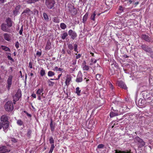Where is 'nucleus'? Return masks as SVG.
<instances>
[{
  "label": "nucleus",
  "instance_id": "nucleus-1",
  "mask_svg": "<svg viewBox=\"0 0 153 153\" xmlns=\"http://www.w3.org/2000/svg\"><path fill=\"white\" fill-rule=\"evenodd\" d=\"M4 108L6 111H11L13 109V106L12 102L8 101L5 104Z\"/></svg>",
  "mask_w": 153,
  "mask_h": 153
},
{
  "label": "nucleus",
  "instance_id": "nucleus-2",
  "mask_svg": "<svg viewBox=\"0 0 153 153\" xmlns=\"http://www.w3.org/2000/svg\"><path fill=\"white\" fill-rule=\"evenodd\" d=\"M134 141L136 143H137L139 145L140 147L144 146L145 145V143L138 137H136L135 138Z\"/></svg>",
  "mask_w": 153,
  "mask_h": 153
},
{
  "label": "nucleus",
  "instance_id": "nucleus-3",
  "mask_svg": "<svg viewBox=\"0 0 153 153\" xmlns=\"http://www.w3.org/2000/svg\"><path fill=\"white\" fill-rule=\"evenodd\" d=\"M21 97V91L18 90L15 95L13 97V103L14 104L16 101H18Z\"/></svg>",
  "mask_w": 153,
  "mask_h": 153
},
{
  "label": "nucleus",
  "instance_id": "nucleus-4",
  "mask_svg": "<svg viewBox=\"0 0 153 153\" xmlns=\"http://www.w3.org/2000/svg\"><path fill=\"white\" fill-rule=\"evenodd\" d=\"M13 76L12 75H9L7 80V87L8 90H9L12 84V79Z\"/></svg>",
  "mask_w": 153,
  "mask_h": 153
},
{
  "label": "nucleus",
  "instance_id": "nucleus-5",
  "mask_svg": "<svg viewBox=\"0 0 153 153\" xmlns=\"http://www.w3.org/2000/svg\"><path fill=\"white\" fill-rule=\"evenodd\" d=\"M54 4L55 2L53 0H46V5L50 9H51L54 6Z\"/></svg>",
  "mask_w": 153,
  "mask_h": 153
},
{
  "label": "nucleus",
  "instance_id": "nucleus-6",
  "mask_svg": "<svg viewBox=\"0 0 153 153\" xmlns=\"http://www.w3.org/2000/svg\"><path fill=\"white\" fill-rule=\"evenodd\" d=\"M68 35L71 36V38L73 39H74L77 36L76 33L72 30H70L68 31Z\"/></svg>",
  "mask_w": 153,
  "mask_h": 153
},
{
  "label": "nucleus",
  "instance_id": "nucleus-7",
  "mask_svg": "<svg viewBox=\"0 0 153 153\" xmlns=\"http://www.w3.org/2000/svg\"><path fill=\"white\" fill-rule=\"evenodd\" d=\"M82 75L81 72H79L77 76L76 81L77 82H81L82 80Z\"/></svg>",
  "mask_w": 153,
  "mask_h": 153
},
{
  "label": "nucleus",
  "instance_id": "nucleus-8",
  "mask_svg": "<svg viewBox=\"0 0 153 153\" xmlns=\"http://www.w3.org/2000/svg\"><path fill=\"white\" fill-rule=\"evenodd\" d=\"M8 117L6 115L2 116L1 118V120L2 122V124L5 123H8Z\"/></svg>",
  "mask_w": 153,
  "mask_h": 153
},
{
  "label": "nucleus",
  "instance_id": "nucleus-9",
  "mask_svg": "<svg viewBox=\"0 0 153 153\" xmlns=\"http://www.w3.org/2000/svg\"><path fill=\"white\" fill-rule=\"evenodd\" d=\"M97 15L96 11H94L92 12L90 16V19L91 20L93 21V22H95V18L96 17V16Z\"/></svg>",
  "mask_w": 153,
  "mask_h": 153
},
{
  "label": "nucleus",
  "instance_id": "nucleus-10",
  "mask_svg": "<svg viewBox=\"0 0 153 153\" xmlns=\"http://www.w3.org/2000/svg\"><path fill=\"white\" fill-rule=\"evenodd\" d=\"M118 86L123 88L126 89L127 87L126 85L122 81H120L118 82Z\"/></svg>",
  "mask_w": 153,
  "mask_h": 153
},
{
  "label": "nucleus",
  "instance_id": "nucleus-11",
  "mask_svg": "<svg viewBox=\"0 0 153 153\" xmlns=\"http://www.w3.org/2000/svg\"><path fill=\"white\" fill-rule=\"evenodd\" d=\"M9 151L7 149L6 146H3L0 147V153H5Z\"/></svg>",
  "mask_w": 153,
  "mask_h": 153
},
{
  "label": "nucleus",
  "instance_id": "nucleus-12",
  "mask_svg": "<svg viewBox=\"0 0 153 153\" xmlns=\"http://www.w3.org/2000/svg\"><path fill=\"white\" fill-rule=\"evenodd\" d=\"M82 67L83 70L84 71H88L89 68V66L86 65V62L85 61L82 64Z\"/></svg>",
  "mask_w": 153,
  "mask_h": 153
},
{
  "label": "nucleus",
  "instance_id": "nucleus-13",
  "mask_svg": "<svg viewBox=\"0 0 153 153\" xmlns=\"http://www.w3.org/2000/svg\"><path fill=\"white\" fill-rule=\"evenodd\" d=\"M43 88L38 89L36 92V94L37 95H41L43 96Z\"/></svg>",
  "mask_w": 153,
  "mask_h": 153
},
{
  "label": "nucleus",
  "instance_id": "nucleus-14",
  "mask_svg": "<svg viewBox=\"0 0 153 153\" xmlns=\"http://www.w3.org/2000/svg\"><path fill=\"white\" fill-rule=\"evenodd\" d=\"M1 28L3 31L7 32L8 30V29L6 25L5 24H2L1 25Z\"/></svg>",
  "mask_w": 153,
  "mask_h": 153
},
{
  "label": "nucleus",
  "instance_id": "nucleus-15",
  "mask_svg": "<svg viewBox=\"0 0 153 153\" xmlns=\"http://www.w3.org/2000/svg\"><path fill=\"white\" fill-rule=\"evenodd\" d=\"M2 126L4 130V131L5 132L6 130H7L8 128L9 124L8 123H5L2 124Z\"/></svg>",
  "mask_w": 153,
  "mask_h": 153
},
{
  "label": "nucleus",
  "instance_id": "nucleus-16",
  "mask_svg": "<svg viewBox=\"0 0 153 153\" xmlns=\"http://www.w3.org/2000/svg\"><path fill=\"white\" fill-rule=\"evenodd\" d=\"M6 22L7 23V26L10 27L12 26V22L11 19L10 18H8L6 20Z\"/></svg>",
  "mask_w": 153,
  "mask_h": 153
},
{
  "label": "nucleus",
  "instance_id": "nucleus-17",
  "mask_svg": "<svg viewBox=\"0 0 153 153\" xmlns=\"http://www.w3.org/2000/svg\"><path fill=\"white\" fill-rule=\"evenodd\" d=\"M118 111L115 110L114 111V112H111L110 114V116L111 117H113L114 116H117L118 115V114L117 113Z\"/></svg>",
  "mask_w": 153,
  "mask_h": 153
},
{
  "label": "nucleus",
  "instance_id": "nucleus-18",
  "mask_svg": "<svg viewBox=\"0 0 153 153\" xmlns=\"http://www.w3.org/2000/svg\"><path fill=\"white\" fill-rule=\"evenodd\" d=\"M89 15L88 13L87 12L83 16L82 18V22L84 23H85L88 19Z\"/></svg>",
  "mask_w": 153,
  "mask_h": 153
},
{
  "label": "nucleus",
  "instance_id": "nucleus-19",
  "mask_svg": "<svg viewBox=\"0 0 153 153\" xmlns=\"http://www.w3.org/2000/svg\"><path fill=\"white\" fill-rule=\"evenodd\" d=\"M141 37L142 39L146 41L149 42L150 41L149 37L146 35H142L141 36Z\"/></svg>",
  "mask_w": 153,
  "mask_h": 153
},
{
  "label": "nucleus",
  "instance_id": "nucleus-20",
  "mask_svg": "<svg viewBox=\"0 0 153 153\" xmlns=\"http://www.w3.org/2000/svg\"><path fill=\"white\" fill-rule=\"evenodd\" d=\"M4 37L5 39L7 41H10V35L7 33H5L4 34Z\"/></svg>",
  "mask_w": 153,
  "mask_h": 153
},
{
  "label": "nucleus",
  "instance_id": "nucleus-21",
  "mask_svg": "<svg viewBox=\"0 0 153 153\" xmlns=\"http://www.w3.org/2000/svg\"><path fill=\"white\" fill-rule=\"evenodd\" d=\"M71 81V78L70 76H68L66 78L65 84L66 85H68L69 84L70 81Z\"/></svg>",
  "mask_w": 153,
  "mask_h": 153
},
{
  "label": "nucleus",
  "instance_id": "nucleus-22",
  "mask_svg": "<svg viewBox=\"0 0 153 153\" xmlns=\"http://www.w3.org/2000/svg\"><path fill=\"white\" fill-rule=\"evenodd\" d=\"M115 153H130L127 150L121 151L119 150H115Z\"/></svg>",
  "mask_w": 153,
  "mask_h": 153
},
{
  "label": "nucleus",
  "instance_id": "nucleus-23",
  "mask_svg": "<svg viewBox=\"0 0 153 153\" xmlns=\"http://www.w3.org/2000/svg\"><path fill=\"white\" fill-rule=\"evenodd\" d=\"M141 47L143 50L146 51L148 52L149 51V48H148L147 46L145 45H142Z\"/></svg>",
  "mask_w": 153,
  "mask_h": 153
},
{
  "label": "nucleus",
  "instance_id": "nucleus-24",
  "mask_svg": "<svg viewBox=\"0 0 153 153\" xmlns=\"http://www.w3.org/2000/svg\"><path fill=\"white\" fill-rule=\"evenodd\" d=\"M51 45L50 42H48L45 48V50H49L51 48Z\"/></svg>",
  "mask_w": 153,
  "mask_h": 153
},
{
  "label": "nucleus",
  "instance_id": "nucleus-25",
  "mask_svg": "<svg viewBox=\"0 0 153 153\" xmlns=\"http://www.w3.org/2000/svg\"><path fill=\"white\" fill-rule=\"evenodd\" d=\"M1 48L3 50L5 51H10V49L8 47L2 45L1 46Z\"/></svg>",
  "mask_w": 153,
  "mask_h": 153
},
{
  "label": "nucleus",
  "instance_id": "nucleus-26",
  "mask_svg": "<svg viewBox=\"0 0 153 153\" xmlns=\"http://www.w3.org/2000/svg\"><path fill=\"white\" fill-rule=\"evenodd\" d=\"M31 11L30 9L28 8H27L23 12L22 14L26 13L27 14L30 15V14Z\"/></svg>",
  "mask_w": 153,
  "mask_h": 153
},
{
  "label": "nucleus",
  "instance_id": "nucleus-27",
  "mask_svg": "<svg viewBox=\"0 0 153 153\" xmlns=\"http://www.w3.org/2000/svg\"><path fill=\"white\" fill-rule=\"evenodd\" d=\"M54 71H60L62 72L63 71V69L62 68H58L57 66H55L54 68L53 69Z\"/></svg>",
  "mask_w": 153,
  "mask_h": 153
},
{
  "label": "nucleus",
  "instance_id": "nucleus-28",
  "mask_svg": "<svg viewBox=\"0 0 153 153\" xmlns=\"http://www.w3.org/2000/svg\"><path fill=\"white\" fill-rule=\"evenodd\" d=\"M40 74L42 76H43L45 74V71L42 68H40Z\"/></svg>",
  "mask_w": 153,
  "mask_h": 153
},
{
  "label": "nucleus",
  "instance_id": "nucleus-29",
  "mask_svg": "<svg viewBox=\"0 0 153 153\" xmlns=\"http://www.w3.org/2000/svg\"><path fill=\"white\" fill-rule=\"evenodd\" d=\"M81 90L80 89L79 87H77L76 88V93L77 94V95L78 96L80 95V93Z\"/></svg>",
  "mask_w": 153,
  "mask_h": 153
},
{
  "label": "nucleus",
  "instance_id": "nucleus-30",
  "mask_svg": "<svg viewBox=\"0 0 153 153\" xmlns=\"http://www.w3.org/2000/svg\"><path fill=\"white\" fill-rule=\"evenodd\" d=\"M50 126L51 128V131H54L55 128V126L53 124V121L52 120H51V123H50Z\"/></svg>",
  "mask_w": 153,
  "mask_h": 153
},
{
  "label": "nucleus",
  "instance_id": "nucleus-31",
  "mask_svg": "<svg viewBox=\"0 0 153 153\" xmlns=\"http://www.w3.org/2000/svg\"><path fill=\"white\" fill-rule=\"evenodd\" d=\"M102 76L100 74H97L96 75V78L97 80H100L102 78Z\"/></svg>",
  "mask_w": 153,
  "mask_h": 153
},
{
  "label": "nucleus",
  "instance_id": "nucleus-32",
  "mask_svg": "<svg viewBox=\"0 0 153 153\" xmlns=\"http://www.w3.org/2000/svg\"><path fill=\"white\" fill-rule=\"evenodd\" d=\"M48 75L49 76L51 77L54 75L55 73L52 71H50L48 72Z\"/></svg>",
  "mask_w": 153,
  "mask_h": 153
},
{
  "label": "nucleus",
  "instance_id": "nucleus-33",
  "mask_svg": "<svg viewBox=\"0 0 153 153\" xmlns=\"http://www.w3.org/2000/svg\"><path fill=\"white\" fill-rule=\"evenodd\" d=\"M60 26L61 28L62 29H65L66 27V25L64 23H61L60 24Z\"/></svg>",
  "mask_w": 153,
  "mask_h": 153
},
{
  "label": "nucleus",
  "instance_id": "nucleus-34",
  "mask_svg": "<svg viewBox=\"0 0 153 153\" xmlns=\"http://www.w3.org/2000/svg\"><path fill=\"white\" fill-rule=\"evenodd\" d=\"M68 34L67 33H64L62 36V39H64L68 36Z\"/></svg>",
  "mask_w": 153,
  "mask_h": 153
},
{
  "label": "nucleus",
  "instance_id": "nucleus-35",
  "mask_svg": "<svg viewBox=\"0 0 153 153\" xmlns=\"http://www.w3.org/2000/svg\"><path fill=\"white\" fill-rule=\"evenodd\" d=\"M53 21L56 23H58L59 22V20L57 17H54L53 19Z\"/></svg>",
  "mask_w": 153,
  "mask_h": 153
},
{
  "label": "nucleus",
  "instance_id": "nucleus-36",
  "mask_svg": "<svg viewBox=\"0 0 153 153\" xmlns=\"http://www.w3.org/2000/svg\"><path fill=\"white\" fill-rule=\"evenodd\" d=\"M49 140L50 143L51 144H53L54 143V140L52 137H49Z\"/></svg>",
  "mask_w": 153,
  "mask_h": 153
},
{
  "label": "nucleus",
  "instance_id": "nucleus-37",
  "mask_svg": "<svg viewBox=\"0 0 153 153\" xmlns=\"http://www.w3.org/2000/svg\"><path fill=\"white\" fill-rule=\"evenodd\" d=\"M43 17L45 19L46 21H48L49 19L48 17L47 14L45 13H44L43 14Z\"/></svg>",
  "mask_w": 153,
  "mask_h": 153
},
{
  "label": "nucleus",
  "instance_id": "nucleus-38",
  "mask_svg": "<svg viewBox=\"0 0 153 153\" xmlns=\"http://www.w3.org/2000/svg\"><path fill=\"white\" fill-rule=\"evenodd\" d=\"M143 98L144 99H146L147 97V93L146 91H144L142 94Z\"/></svg>",
  "mask_w": 153,
  "mask_h": 153
},
{
  "label": "nucleus",
  "instance_id": "nucleus-39",
  "mask_svg": "<svg viewBox=\"0 0 153 153\" xmlns=\"http://www.w3.org/2000/svg\"><path fill=\"white\" fill-rule=\"evenodd\" d=\"M48 85L50 86H53L54 83V82L50 81V80H48Z\"/></svg>",
  "mask_w": 153,
  "mask_h": 153
},
{
  "label": "nucleus",
  "instance_id": "nucleus-40",
  "mask_svg": "<svg viewBox=\"0 0 153 153\" xmlns=\"http://www.w3.org/2000/svg\"><path fill=\"white\" fill-rule=\"evenodd\" d=\"M133 1V0H126L125 2V4L127 3L128 4H130Z\"/></svg>",
  "mask_w": 153,
  "mask_h": 153
},
{
  "label": "nucleus",
  "instance_id": "nucleus-41",
  "mask_svg": "<svg viewBox=\"0 0 153 153\" xmlns=\"http://www.w3.org/2000/svg\"><path fill=\"white\" fill-rule=\"evenodd\" d=\"M39 0H29L27 1L28 3H34Z\"/></svg>",
  "mask_w": 153,
  "mask_h": 153
},
{
  "label": "nucleus",
  "instance_id": "nucleus-42",
  "mask_svg": "<svg viewBox=\"0 0 153 153\" xmlns=\"http://www.w3.org/2000/svg\"><path fill=\"white\" fill-rule=\"evenodd\" d=\"M74 51L76 52L77 53L78 52V50H77V45L76 44H74Z\"/></svg>",
  "mask_w": 153,
  "mask_h": 153
},
{
  "label": "nucleus",
  "instance_id": "nucleus-43",
  "mask_svg": "<svg viewBox=\"0 0 153 153\" xmlns=\"http://www.w3.org/2000/svg\"><path fill=\"white\" fill-rule=\"evenodd\" d=\"M68 48L70 50H72L73 49V45L71 44H70L68 45Z\"/></svg>",
  "mask_w": 153,
  "mask_h": 153
},
{
  "label": "nucleus",
  "instance_id": "nucleus-44",
  "mask_svg": "<svg viewBox=\"0 0 153 153\" xmlns=\"http://www.w3.org/2000/svg\"><path fill=\"white\" fill-rule=\"evenodd\" d=\"M23 31V26H22L21 27V29H20V30L19 31V34L20 35H22Z\"/></svg>",
  "mask_w": 153,
  "mask_h": 153
},
{
  "label": "nucleus",
  "instance_id": "nucleus-45",
  "mask_svg": "<svg viewBox=\"0 0 153 153\" xmlns=\"http://www.w3.org/2000/svg\"><path fill=\"white\" fill-rule=\"evenodd\" d=\"M104 146V145L102 144H100L98 145V148H102Z\"/></svg>",
  "mask_w": 153,
  "mask_h": 153
},
{
  "label": "nucleus",
  "instance_id": "nucleus-46",
  "mask_svg": "<svg viewBox=\"0 0 153 153\" xmlns=\"http://www.w3.org/2000/svg\"><path fill=\"white\" fill-rule=\"evenodd\" d=\"M15 47L17 48H19V43L18 42H17L16 43Z\"/></svg>",
  "mask_w": 153,
  "mask_h": 153
},
{
  "label": "nucleus",
  "instance_id": "nucleus-47",
  "mask_svg": "<svg viewBox=\"0 0 153 153\" xmlns=\"http://www.w3.org/2000/svg\"><path fill=\"white\" fill-rule=\"evenodd\" d=\"M17 123L19 125H21L22 124V122L21 120H18Z\"/></svg>",
  "mask_w": 153,
  "mask_h": 153
},
{
  "label": "nucleus",
  "instance_id": "nucleus-48",
  "mask_svg": "<svg viewBox=\"0 0 153 153\" xmlns=\"http://www.w3.org/2000/svg\"><path fill=\"white\" fill-rule=\"evenodd\" d=\"M32 65H33L32 63L31 62H29V67L30 68H32Z\"/></svg>",
  "mask_w": 153,
  "mask_h": 153
},
{
  "label": "nucleus",
  "instance_id": "nucleus-49",
  "mask_svg": "<svg viewBox=\"0 0 153 153\" xmlns=\"http://www.w3.org/2000/svg\"><path fill=\"white\" fill-rule=\"evenodd\" d=\"M18 11L15 9V10L13 11V13L14 15H16L18 13Z\"/></svg>",
  "mask_w": 153,
  "mask_h": 153
},
{
  "label": "nucleus",
  "instance_id": "nucleus-50",
  "mask_svg": "<svg viewBox=\"0 0 153 153\" xmlns=\"http://www.w3.org/2000/svg\"><path fill=\"white\" fill-rule=\"evenodd\" d=\"M119 9L120 10V11L121 12H122L123 11V8L122 7L120 6L119 7Z\"/></svg>",
  "mask_w": 153,
  "mask_h": 153
},
{
  "label": "nucleus",
  "instance_id": "nucleus-51",
  "mask_svg": "<svg viewBox=\"0 0 153 153\" xmlns=\"http://www.w3.org/2000/svg\"><path fill=\"white\" fill-rule=\"evenodd\" d=\"M7 58L9 59V60H10L11 61H13V59L12 58H11V56H9V55H8L7 56Z\"/></svg>",
  "mask_w": 153,
  "mask_h": 153
},
{
  "label": "nucleus",
  "instance_id": "nucleus-52",
  "mask_svg": "<svg viewBox=\"0 0 153 153\" xmlns=\"http://www.w3.org/2000/svg\"><path fill=\"white\" fill-rule=\"evenodd\" d=\"M36 54L37 55H38L39 56H40L41 55V52L38 51L36 52Z\"/></svg>",
  "mask_w": 153,
  "mask_h": 153
},
{
  "label": "nucleus",
  "instance_id": "nucleus-53",
  "mask_svg": "<svg viewBox=\"0 0 153 153\" xmlns=\"http://www.w3.org/2000/svg\"><path fill=\"white\" fill-rule=\"evenodd\" d=\"M81 56V55L79 54L76 56V59H78L80 58Z\"/></svg>",
  "mask_w": 153,
  "mask_h": 153
},
{
  "label": "nucleus",
  "instance_id": "nucleus-54",
  "mask_svg": "<svg viewBox=\"0 0 153 153\" xmlns=\"http://www.w3.org/2000/svg\"><path fill=\"white\" fill-rule=\"evenodd\" d=\"M91 61L92 63H95L97 62V60H94L93 59H91Z\"/></svg>",
  "mask_w": 153,
  "mask_h": 153
},
{
  "label": "nucleus",
  "instance_id": "nucleus-55",
  "mask_svg": "<svg viewBox=\"0 0 153 153\" xmlns=\"http://www.w3.org/2000/svg\"><path fill=\"white\" fill-rule=\"evenodd\" d=\"M20 5H18V6H17L15 8L16 10H17L18 11V10L20 8Z\"/></svg>",
  "mask_w": 153,
  "mask_h": 153
},
{
  "label": "nucleus",
  "instance_id": "nucleus-56",
  "mask_svg": "<svg viewBox=\"0 0 153 153\" xmlns=\"http://www.w3.org/2000/svg\"><path fill=\"white\" fill-rule=\"evenodd\" d=\"M54 147H55V146H54V144H51V148H50L51 149H53Z\"/></svg>",
  "mask_w": 153,
  "mask_h": 153
},
{
  "label": "nucleus",
  "instance_id": "nucleus-57",
  "mask_svg": "<svg viewBox=\"0 0 153 153\" xmlns=\"http://www.w3.org/2000/svg\"><path fill=\"white\" fill-rule=\"evenodd\" d=\"M6 1V0H0V4L4 3Z\"/></svg>",
  "mask_w": 153,
  "mask_h": 153
},
{
  "label": "nucleus",
  "instance_id": "nucleus-58",
  "mask_svg": "<svg viewBox=\"0 0 153 153\" xmlns=\"http://www.w3.org/2000/svg\"><path fill=\"white\" fill-rule=\"evenodd\" d=\"M142 101V100H140L138 101V104L139 105H141V102Z\"/></svg>",
  "mask_w": 153,
  "mask_h": 153
},
{
  "label": "nucleus",
  "instance_id": "nucleus-59",
  "mask_svg": "<svg viewBox=\"0 0 153 153\" xmlns=\"http://www.w3.org/2000/svg\"><path fill=\"white\" fill-rule=\"evenodd\" d=\"M31 96L34 98H36V96L35 94H32Z\"/></svg>",
  "mask_w": 153,
  "mask_h": 153
},
{
  "label": "nucleus",
  "instance_id": "nucleus-60",
  "mask_svg": "<svg viewBox=\"0 0 153 153\" xmlns=\"http://www.w3.org/2000/svg\"><path fill=\"white\" fill-rule=\"evenodd\" d=\"M41 95H37L38 96V99L39 100H41Z\"/></svg>",
  "mask_w": 153,
  "mask_h": 153
},
{
  "label": "nucleus",
  "instance_id": "nucleus-61",
  "mask_svg": "<svg viewBox=\"0 0 153 153\" xmlns=\"http://www.w3.org/2000/svg\"><path fill=\"white\" fill-rule=\"evenodd\" d=\"M151 56L153 58V51L151 52Z\"/></svg>",
  "mask_w": 153,
  "mask_h": 153
},
{
  "label": "nucleus",
  "instance_id": "nucleus-62",
  "mask_svg": "<svg viewBox=\"0 0 153 153\" xmlns=\"http://www.w3.org/2000/svg\"><path fill=\"white\" fill-rule=\"evenodd\" d=\"M53 149H50V151L49 153H52Z\"/></svg>",
  "mask_w": 153,
  "mask_h": 153
},
{
  "label": "nucleus",
  "instance_id": "nucleus-63",
  "mask_svg": "<svg viewBox=\"0 0 153 153\" xmlns=\"http://www.w3.org/2000/svg\"><path fill=\"white\" fill-rule=\"evenodd\" d=\"M110 88L112 90L113 89V87L112 85L111 84H110Z\"/></svg>",
  "mask_w": 153,
  "mask_h": 153
},
{
  "label": "nucleus",
  "instance_id": "nucleus-64",
  "mask_svg": "<svg viewBox=\"0 0 153 153\" xmlns=\"http://www.w3.org/2000/svg\"><path fill=\"white\" fill-rule=\"evenodd\" d=\"M31 133V131L30 130H29L28 131V134H30Z\"/></svg>",
  "mask_w": 153,
  "mask_h": 153
}]
</instances>
